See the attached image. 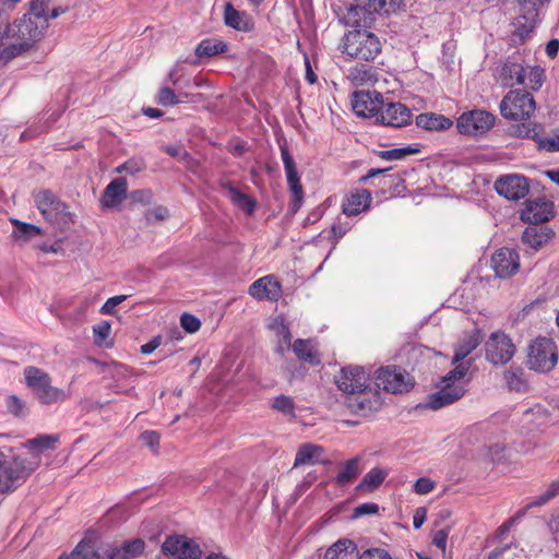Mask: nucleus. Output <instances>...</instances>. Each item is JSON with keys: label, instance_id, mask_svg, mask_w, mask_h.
<instances>
[{"label": "nucleus", "instance_id": "f257e3e1", "mask_svg": "<svg viewBox=\"0 0 559 559\" xmlns=\"http://www.w3.org/2000/svg\"><path fill=\"white\" fill-rule=\"evenodd\" d=\"M469 367L471 362H462L444 376L440 381L439 390L428 396L424 407L436 411L460 400L465 393L462 380Z\"/></svg>", "mask_w": 559, "mask_h": 559}, {"label": "nucleus", "instance_id": "f03ea898", "mask_svg": "<svg viewBox=\"0 0 559 559\" xmlns=\"http://www.w3.org/2000/svg\"><path fill=\"white\" fill-rule=\"evenodd\" d=\"M382 50L379 37L367 29H353L342 39V52L354 60H373Z\"/></svg>", "mask_w": 559, "mask_h": 559}, {"label": "nucleus", "instance_id": "7ed1b4c3", "mask_svg": "<svg viewBox=\"0 0 559 559\" xmlns=\"http://www.w3.org/2000/svg\"><path fill=\"white\" fill-rule=\"evenodd\" d=\"M144 548L145 543L141 538L124 542L120 546L106 545L98 548L91 540H82L78 545L74 559H79L82 551L88 554V559H132L140 556Z\"/></svg>", "mask_w": 559, "mask_h": 559}, {"label": "nucleus", "instance_id": "20e7f679", "mask_svg": "<svg viewBox=\"0 0 559 559\" xmlns=\"http://www.w3.org/2000/svg\"><path fill=\"white\" fill-rule=\"evenodd\" d=\"M26 385L33 390L43 404L61 403L69 399L62 389L51 385L50 376L35 366H27L23 370Z\"/></svg>", "mask_w": 559, "mask_h": 559}, {"label": "nucleus", "instance_id": "39448f33", "mask_svg": "<svg viewBox=\"0 0 559 559\" xmlns=\"http://www.w3.org/2000/svg\"><path fill=\"white\" fill-rule=\"evenodd\" d=\"M34 202L44 218L63 230L73 222L68 206L50 190L34 193Z\"/></svg>", "mask_w": 559, "mask_h": 559}, {"label": "nucleus", "instance_id": "423d86ee", "mask_svg": "<svg viewBox=\"0 0 559 559\" xmlns=\"http://www.w3.org/2000/svg\"><path fill=\"white\" fill-rule=\"evenodd\" d=\"M558 362L557 346L551 338L538 337L530 346L527 366L537 372H549Z\"/></svg>", "mask_w": 559, "mask_h": 559}, {"label": "nucleus", "instance_id": "0eeeda50", "mask_svg": "<svg viewBox=\"0 0 559 559\" xmlns=\"http://www.w3.org/2000/svg\"><path fill=\"white\" fill-rule=\"evenodd\" d=\"M58 441L59 437L57 435H40L23 443V447L28 450L29 456H16L20 461L19 465H21L26 477L39 467L41 455L48 450H53Z\"/></svg>", "mask_w": 559, "mask_h": 559}, {"label": "nucleus", "instance_id": "6e6552de", "mask_svg": "<svg viewBox=\"0 0 559 559\" xmlns=\"http://www.w3.org/2000/svg\"><path fill=\"white\" fill-rule=\"evenodd\" d=\"M535 109L536 104L532 94L521 90L510 91L500 103L501 115L510 120L530 118Z\"/></svg>", "mask_w": 559, "mask_h": 559}, {"label": "nucleus", "instance_id": "1a4fd4ad", "mask_svg": "<svg viewBox=\"0 0 559 559\" xmlns=\"http://www.w3.org/2000/svg\"><path fill=\"white\" fill-rule=\"evenodd\" d=\"M386 5V0H355L344 19L352 26L367 25L373 21L374 14L388 13L390 9Z\"/></svg>", "mask_w": 559, "mask_h": 559}, {"label": "nucleus", "instance_id": "9d476101", "mask_svg": "<svg viewBox=\"0 0 559 559\" xmlns=\"http://www.w3.org/2000/svg\"><path fill=\"white\" fill-rule=\"evenodd\" d=\"M486 359L493 365H504L512 359L515 345L503 332L496 331L485 343Z\"/></svg>", "mask_w": 559, "mask_h": 559}, {"label": "nucleus", "instance_id": "9b49d317", "mask_svg": "<svg viewBox=\"0 0 559 559\" xmlns=\"http://www.w3.org/2000/svg\"><path fill=\"white\" fill-rule=\"evenodd\" d=\"M493 124V115L485 110H471L459 117L456 128L461 134L478 136L488 132Z\"/></svg>", "mask_w": 559, "mask_h": 559}, {"label": "nucleus", "instance_id": "f8f14e48", "mask_svg": "<svg viewBox=\"0 0 559 559\" xmlns=\"http://www.w3.org/2000/svg\"><path fill=\"white\" fill-rule=\"evenodd\" d=\"M335 384L347 396L357 394L370 384L369 374L360 366H346L335 376Z\"/></svg>", "mask_w": 559, "mask_h": 559}, {"label": "nucleus", "instance_id": "ddd939ff", "mask_svg": "<svg viewBox=\"0 0 559 559\" xmlns=\"http://www.w3.org/2000/svg\"><path fill=\"white\" fill-rule=\"evenodd\" d=\"M162 551L171 559H199L202 555L199 544L185 535L168 536Z\"/></svg>", "mask_w": 559, "mask_h": 559}, {"label": "nucleus", "instance_id": "4468645a", "mask_svg": "<svg viewBox=\"0 0 559 559\" xmlns=\"http://www.w3.org/2000/svg\"><path fill=\"white\" fill-rule=\"evenodd\" d=\"M281 156L284 164L288 189L293 197L292 211L295 213L301 206L304 200V189L300 183V177L297 170L296 163L293 156L290 155L287 146H281Z\"/></svg>", "mask_w": 559, "mask_h": 559}, {"label": "nucleus", "instance_id": "2eb2a0df", "mask_svg": "<svg viewBox=\"0 0 559 559\" xmlns=\"http://www.w3.org/2000/svg\"><path fill=\"white\" fill-rule=\"evenodd\" d=\"M353 110L357 116L374 118L383 107L382 94L377 91L355 92L352 100Z\"/></svg>", "mask_w": 559, "mask_h": 559}, {"label": "nucleus", "instance_id": "dca6fc26", "mask_svg": "<svg viewBox=\"0 0 559 559\" xmlns=\"http://www.w3.org/2000/svg\"><path fill=\"white\" fill-rule=\"evenodd\" d=\"M376 384L392 393H402L412 386L409 377L396 367H383L377 371Z\"/></svg>", "mask_w": 559, "mask_h": 559}, {"label": "nucleus", "instance_id": "f3484780", "mask_svg": "<svg viewBox=\"0 0 559 559\" xmlns=\"http://www.w3.org/2000/svg\"><path fill=\"white\" fill-rule=\"evenodd\" d=\"M497 193L508 200L518 201L525 198L530 191L528 180L522 175H506L495 182Z\"/></svg>", "mask_w": 559, "mask_h": 559}, {"label": "nucleus", "instance_id": "a211bd4d", "mask_svg": "<svg viewBox=\"0 0 559 559\" xmlns=\"http://www.w3.org/2000/svg\"><path fill=\"white\" fill-rule=\"evenodd\" d=\"M346 403L352 413L367 416L381 407L382 400L379 392L368 385L365 391L347 396Z\"/></svg>", "mask_w": 559, "mask_h": 559}, {"label": "nucleus", "instance_id": "6ab92c4d", "mask_svg": "<svg viewBox=\"0 0 559 559\" xmlns=\"http://www.w3.org/2000/svg\"><path fill=\"white\" fill-rule=\"evenodd\" d=\"M19 462L17 456L8 461L5 454L0 450V493L12 490L17 481L26 478Z\"/></svg>", "mask_w": 559, "mask_h": 559}, {"label": "nucleus", "instance_id": "aec40b11", "mask_svg": "<svg viewBox=\"0 0 559 559\" xmlns=\"http://www.w3.org/2000/svg\"><path fill=\"white\" fill-rule=\"evenodd\" d=\"M491 265L498 277H510L514 275L520 267L519 253L510 248H501L492 254Z\"/></svg>", "mask_w": 559, "mask_h": 559}, {"label": "nucleus", "instance_id": "412c9836", "mask_svg": "<svg viewBox=\"0 0 559 559\" xmlns=\"http://www.w3.org/2000/svg\"><path fill=\"white\" fill-rule=\"evenodd\" d=\"M48 23L46 20H36L33 16L25 14L23 19L14 24L12 32L23 41H28L32 47L33 43L38 40L44 32L47 29Z\"/></svg>", "mask_w": 559, "mask_h": 559}, {"label": "nucleus", "instance_id": "4be33fe9", "mask_svg": "<svg viewBox=\"0 0 559 559\" xmlns=\"http://www.w3.org/2000/svg\"><path fill=\"white\" fill-rule=\"evenodd\" d=\"M411 120L412 112L402 103L388 104L385 107H382L380 114L377 116V122L394 128L407 126Z\"/></svg>", "mask_w": 559, "mask_h": 559}, {"label": "nucleus", "instance_id": "5701e85b", "mask_svg": "<svg viewBox=\"0 0 559 559\" xmlns=\"http://www.w3.org/2000/svg\"><path fill=\"white\" fill-rule=\"evenodd\" d=\"M249 294L258 300L277 301L282 296V285L273 275H267L254 281Z\"/></svg>", "mask_w": 559, "mask_h": 559}, {"label": "nucleus", "instance_id": "b1692460", "mask_svg": "<svg viewBox=\"0 0 559 559\" xmlns=\"http://www.w3.org/2000/svg\"><path fill=\"white\" fill-rule=\"evenodd\" d=\"M128 191L127 180L122 177L114 179L104 190L100 204L105 209H112L119 205L126 198Z\"/></svg>", "mask_w": 559, "mask_h": 559}, {"label": "nucleus", "instance_id": "393cba45", "mask_svg": "<svg viewBox=\"0 0 559 559\" xmlns=\"http://www.w3.org/2000/svg\"><path fill=\"white\" fill-rule=\"evenodd\" d=\"M371 194L365 189L356 190L344 198L342 210L347 216H355L367 211L371 203Z\"/></svg>", "mask_w": 559, "mask_h": 559}, {"label": "nucleus", "instance_id": "a878e982", "mask_svg": "<svg viewBox=\"0 0 559 559\" xmlns=\"http://www.w3.org/2000/svg\"><path fill=\"white\" fill-rule=\"evenodd\" d=\"M551 217L552 204L544 200L530 202L522 213V219L532 225H539L540 223L549 221Z\"/></svg>", "mask_w": 559, "mask_h": 559}, {"label": "nucleus", "instance_id": "bb28decb", "mask_svg": "<svg viewBox=\"0 0 559 559\" xmlns=\"http://www.w3.org/2000/svg\"><path fill=\"white\" fill-rule=\"evenodd\" d=\"M552 231L548 227L532 225L526 227L522 240L531 248L538 250L551 238Z\"/></svg>", "mask_w": 559, "mask_h": 559}, {"label": "nucleus", "instance_id": "cd10ccee", "mask_svg": "<svg viewBox=\"0 0 559 559\" xmlns=\"http://www.w3.org/2000/svg\"><path fill=\"white\" fill-rule=\"evenodd\" d=\"M417 127L428 131H443L452 127L450 118L435 112H425L416 117Z\"/></svg>", "mask_w": 559, "mask_h": 559}, {"label": "nucleus", "instance_id": "c85d7f7f", "mask_svg": "<svg viewBox=\"0 0 559 559\" xmlns=\"http://www.w3.org/2000/svg\"><path fill=\"white\" fill-rule=\"evenodd\" d=\"M500 79L506 86L526 83L525 67L518 62H506L500 72Z\"/></svg>", "mask_w": 559, "mask_h": 559}, {"label": "nucleus", "instance_id": "c756f323", "mask_svg": "<svg viewBox=\"0 0 559 559\" xmlns=\"http://www.w3.org/2000/svg\"><path fill=\"white\" fill-rule=\"evenodd\" d=\"M357 547L349 539H340L324 555V559H356Z\"/></svg>", "mask_w": 559, "mask_h": 559}, {"label": "nucleus", "instance_id": "7c9ffc66", "mask_svg": "<svg viewBox=\"0 0 559 559\" xmlns=\"http://www.w3.org/2000/svg\"><path fill=\"white\" fill-rule=\"evenodd\" d=\"M322 448L311 443L301 444L296 453L294 466L312 465L321 460Z\"/></svg>", "mask_w": 559, "mask_h": 559}, {"label": "nucleus", "instance_id": "2f4dec72", "mask_svg": "<svg viewBox=\"0 0 559 559\" xmlns=\"http://www.w3.org/2000/svg\"><path fill=\"white\" fill-rule=\"evenodd\" d=\"M481 342L480 332L474 330L467 334L456 346L453 356V364H456L468 356Z\"/></svg>", "mask_w": 559, "mask_h": 559}, {"label": "nucleus", "instance_id": "473e14b6", "mask_svg": "<svg viewBox=\"0 0 559 559\" xmlns=\"http://www.w3.org/2000/svg\"><path fill=\"white\" fill-rule=\"evenodd\" d=\"M227 51V44L218 38H205L195 48L199 58H210Z\"/></svg>", "mask_w": 559, "mask_h": 559}, {"label": "nucleus", "instance_id": "72a5a7b5", "mask_svg": "<svg viewBox=\"0 0 559 559\" xmlns=\"http://www.w3.org/2000/svg\"><path fill=\"white\" fill-rule=\"evenodd\" d=\"M388 476V472L380 467L371 468L357 486L358 491L371 492L377 489Z\"/></svg>", "mask_w": 559, "mask_h": 559}, {"label": "nucleus", "instance_id": "f704fd0d", "mask_svg": "<svg viewBox=\"0 0 559 559\" xmlns=\"http://www.w3.org/2000/svg\"><path fill=\"white\" fill-rule=\"evenodd\" d=\"M503 378L510 391L525 392L528 389L524 371L520 367H510L504 371Z\"/></svg>", "mask_w": 559, "mask_h": 559}, {"label": "nucleus", "instance_id": "c9c22d12", "mask_svg": "<svg viewBox=\"0 0 559 559\" xmlns=\"http://www.w3.org/2000/svg\"><path fill=\"white\" fill-rule=\"evenodd\" d=\"M359 457H354L352 460L346 461L341 467L337 476L335 477V483L337 486H344L350 481H353L361 472L359 467Z\"/></svg>", "mask_w": 559, "mask_h": 559}, {"label": "nucleus", "instance_id": "e433bc0d", "mask_svg": "<svg viewBox=\"0 0 559 559\" xmlns=\"http://www.w3.org/2000/svg\"><path fill=\"white\" fill-rule=\"evenodd\" d=\"M528 14L530 15L519 16L513 23V36L519 38V40L521 41L525 40L530 36V34L533 32L536 25V14L534 13V11H528Z\"/></svg>", "mask_w": 559, "mask_h": 559}, {"label": "nucleus", "instance_id": "4c0bfd02", "mask_svg": "<svg viewBox=\"0 0 559 559\" xmlns=\"http://www.w3.org/2000/svg\"><path fill=\"white\" fill-rule=\"evenodd\" d=\"M293 350L298 359L310 362V364H319L320 359L318 357L317 349L314 345L310 341L306 340H297L293 344Z\"/></svg>", "mask_w": 559, "mask_h": 559}, {"label": "nucleus", "instance_id": "58836bf2", "mask_svg": "<svg viewBox=\"0 0 559 559\" xmlns=\"http://www.w3.org/2000/svg\"><path fill=\"white\" fill-rule=\"evenodd\" d=\"M226 191L227 198L238 207L246 211L248 214H251L254 210L255 203L254 201L247 194L242 193L240 190L235 188L231 185H226L224 187Z\"/></svg>", "mask_w": 559, "mask_h": 559}, {"label": "nucleus", "instance_id": "ea45409f", "mask_svg": "<svg viewBox=\"0 0 559 559\" xmlns=\"http://www.w3.org/2000/svg\"><path fill=\"white\" fill-rule=\"evenodd\" d=\"M526 83L523 85L532 91H538L546 79L545 70L539 66L525 67Z\"/></svg>", "mask_w": 559, "mask_h": 559}, {"label": "nucleus", "instance_id": "a19ab883", "mask_svg": "<svg viewBox=\"0 0 559 559\" xmlns=\"http://www.w3.org/2000/svg\"><path fill=\"white\" fill-rule=\"evenodd\" d=\"M543 131L540 124L527 121L521 124H515L511 128V133L518 138H528L534 140L536 143L539 139V134Z\"/></svg>", "mask_w": 559, "mask_h": 559}, {"label": "nucleus", "instance_id": "79ce46f5", "mask_svg": "<svg viewBox=\"0 0 559 559\" xmlns=\"http://www.w3.org/2000/svg\"><path fill=\"white\" fill-rule=\"evenodd\" d=\"M31 48L28 41H23L17 38L16 41L8 44L1 51H0V59L4 62L10 61L11 59L22 55L26 50Z\"/></svg>", "mask_w": 559, "mask_h": 559}, {"label": "nucleus", "instance_id": "37998d69", "mask_svg": "<svg viewBox=\"0 0 559 559\" xmlns=\"http://www.w3.org/2000/svg\"><path fill=\"white\" fill-rule=\"evenodd\" d=\"M559 495V479L551 481L548 487L527 504V509L542 507Z\"/></svg>", "mask_w": 559, "mask_h": 559}, {"label": "nucleus", "instance_id": "c03bdc74", "mask_svg": "<svg viewBox=\"0 0 559 559\" xmlns=\"http://www.w3.org/2000/svg\"><path fill=\"white\" fill-rule=\"evenodd\" d=\"M549 539L559 547V508L552 509L545 520Z\"/></svg>", "mask_w": 559, "mask_h": 559}, {"label": "nucleus", "instance_id": "a18cd8bd", "mask_svg": "<svg viewBox=\"0 0 559 559\" xmlns=\"http://www.w3.org/2000/svg\"><path fill=\"white\" fill-rule=\"evenodd\" d=\"M11 222L15 226L14 234H16L17 237H24L27 240L43 234L41 228L36 225L27 224L19 219H11Z\"/></svg>", "mask_w": 559, "mask_h": 559}, {"label": "nucleus", "instance_id": "49530a36", "mask_svg": "<svg viewBox=\"0 0 559 559\" xmlns=\"http://www.w3.org/2000/svg\"><path fill=\"white\" fill-rule=\"evenodd\" d=\"M224 19L228 26L238 31L245 29L242 15L230 3L225 5Z\"/></svg>", "mask_w": 559, "mask_h": 559}, {"label": "nucleus", "instance_id": "de8ad7c7", "mask_svg": "<svg viewBox=\"0 0 559 559\" xmlns=\"http://www.w3.org/2000/svg\"><path fill=\"white\" fill-rule=\"evenodd\" d=\"M272 407L287 416H295V403L287 395H278L273 400Z\"/></svg>", "mask_w": 559, "mask_h": 559}, {"label": "nucleus", "instance_id": "09e8293b", "mask_svg": "<svg viewBox=\"0 0 559 559\" xmlns=\"http://www.w3.org/2000/svg\"><path fill=\"white\" fill-rule=\"evenodd\" d=\"M48 4L49 0H31L27 14L38 21L46 20V23H48Z\"/></svg>", "mask_w": 559, "mask_h": 559}, {"label": "nucleus", "instance_id": "8fccbe9b", "mask_svg": "<svg viewBox=\"0 0 559 559\" xmlns=\"http://www.w3.org/2000/svg\"><path fill=\"white\" fill-rule=\"evenodd\" d=\"M417 152H418L417 148H412V147L407 146V147L381 151L379 153V156L386 160H399V159L405 158L408 155L415 154Z\"/></svg>", "mask_w": 559, "mask_h": 559}, {"label": "nucleus", "instance_id": "3c124183", "mask_svg": "<svg viewBox=\"0 0 559 559\" xmlns=\"http://www.w3.org/2000/svg\"><path fill=\"white\" fill-rule=\"evenodd\" d=\"M156 99L157 104L162 106H174L182 102L169 86L160 87L156 96Z\"/></svg>", "mask_w": 559, "mask_h": 559}, {"label": "nucleus", "instance_id": "603ef678", "mask_svg": "<svg viewBox=\"0 0 559 559\" xmlns=\"http://www.w3.org/2000/svg\"><path fill=\"white\" fill-rule=\"evenodd\" d=\"M274 328L276 329L277 335L282 338V345L280 346L281 352L284 353L285 349L290 347L292 334L289 329L278 320L274 321Z\"/></svg>", "mask_w": 559, "mask_h": 559}, {"label": "nucleus", "instance_id": "864d4df0", "mask_svg": "<svg viewBox=\"0 0 559 559\" xmlns=\"http://www.w3.org/2000/svg\"><path fill=\"white\" fill-rule=\"evenodd\" d=\"M127 298H128V296H126V295H118V296L108 298L106 300V302L100 307L99 312L102 314H106V316H114L116 313V308L120 304H122Z\"/></svg>", "mask_w": 559, "mask_h": 559}, {"label": "nucleus", "instance_id": "5fc2aeb1", "mask_svg": "<svg viewBox=\"0 0 559 559\" xmlns=\"http://www.w3.org/2000/svg\"><path fill=\"white\" fill-rule=\"evenodd\" d=\"M111 331V325L107 321H103L99 324L93 326L94 340L97 345H102Z\"/></svg>", "mask_w": 559, "mask_h": 559}, {"label": "nucleus", "instance_id": "6e6d98bb", "mask_svg": "<svg viewBox=\"0 0 559 559\" xmlns=\"http://www.w3.org/2000/svg\"><path fill=\"white\" fill-rule=\"evenodd\" d=\"M5 405L8 411L15 416H21L25 412V403L16 395L8 396Z\"/></svg>", "mask_w": 559, "mask_h": 559}, {"label": "nucleus", "instance_id": "4d7b16f0", "mask_svg": "<svg viewBox=\"0 0 559 559\" xmlns=\"http://www.w3.org/2000/svg\"><path fill=\"white\" fill-rule=\"evenodd\" d=\"M180 324L188 333H194L199 331L201 326L200 320L190 313H183L181 316Z\"/></svg>", "mask_w": 559, "mask_h": 559}, {"label": "nucleus", "instance_id": "13d9d810", "mask_svg": "<svg viewBox=\"0 0 559 559\" xmlns=\"http://www.w3.org/2000/svg\"><path fill=\"white\" fill-rule=\"evenodd\" d=\"M537 145L540 150H546L547 152H559V135L544 138L540 133Z\"/></svg>", "mask_w": 559, "mask_h": 559}, {"label": "nucleus", "instance_id": "bf43d9fd", "mask_svg": "<svg viewBox=\"0 0 559 559\" xmlns=\"http://www.w3.org/2000/svg\"><path fill=\"white\" fill-rule=\"evenodd\" d=\"M436 487L433 480L428 477H420L414 484V491L418 495H427L431 492Z\"/></svg>", "mask_w": 559, "mask_h": 559}, {"label": "nucleus", "instance_id": "052dcab7", "mask_svg": "<svg viewBox=\"0 0 559 559\" xmlns=\"http://www.w3.org/2000/svg\"><path fill=\"white\" fill-rule=\"evenodd\" d=\"M169 216L168 210L164 206H157L151 210H147L145 213V218L148 223L164 221Z\"/></svg>", "mask_w": 559, "mask_h": 559}, {"label": "nucleus", "instance_id": "680f3d73", "mask_svg": "<svg viewBox=\"0 0 559 559\" xmlns=\"http://www.w3.org/2000/svg\"><path fill=\"white\" fill-rule=\"evenodd\" d=\"M357 559H392L391 556L381 548H371L362 551Z\"/></svg>", "mask_w": 559, "mask_h": 559}, {"label": "nucleus", "instance_id": "e2e57ef3", "mask_svg": "<svg viewBox=\"0 0 559 559\" xmlns=\"http://www.w3.org/2000/svg\"><path fill=\"white\" fill-rule=\"evenodd\" d=\"M146 167L145 160L141 157H131L127 160V174L136 175Z\"/></svg>", "mask_w": 559, "mask_h": 559}, {"label": "nucleus", "instance_id": "0e129e2a", "mask_svg": "<svg viewBox=\"0 0 559 559\" xmlns=\"http://www.w3.org/2000/svg\"><path fill=\"white\" fill-rule=\"evenodd\" d=\"M379 511V506L373 502H366L358 506L354 511V516L359 518L366 514H377Z\"/></svg>", "mask_w": 559, "mask_h": 559}, {"label": "nucleus", "instance_id": "69168bd1", "mask_svg": "<svg viewBox=\"0 0 559 559\" xmlns=\"http://www.w3.org/2000/svg\"><path fill=\"white\" fill-rule=\"evenodd\" d=\"M153 193L151 190H135L131 193V200L141 204H148L152 202Z\"/></svg>", "mask_w": 559, "mask_h": 559}, {"label": "nucleus", "instance_id": "338daca9", "mask_svg": "<svg viewBox=\"0 0 559 559\" xmlns=\"http://www.w3.org/2000/svg\"><path fill=\"white\" fill-rule=\"evenodd\" d=\"M141 439L145 444H147L152 449L157 447L159 442V436L155 431H144L141 435Z\"/></svg>", "mask_w": 559, "mask_h": 559}, {"label": "nucleus", "instance_id": "774afa93", "mask_svg": "<svg viewBox=\"0 0 559 559\" xmlns=\"http://www.w3.org/2000/svg\"><path fill=\"white\" fill-rule=\"evenodd\" d=\"M448 533L443 530L437 531L433 535L432 543L442 551L445 550Z\"/></svg>", "mask_w": 559, "mask_h": 559}]
</instances>
